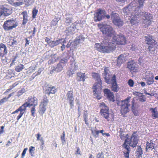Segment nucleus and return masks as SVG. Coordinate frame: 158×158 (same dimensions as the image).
Returning a JSON list of instances; mask_svg holds the SVG:
<instances>
[{
  "instance_id": "nucleus-37",
  "label": "nucleus",
  "mask_w": 158,
  "mask_h": 158,
  "mask_svg": "<svg viewBox=\"0 0 158 158\" xmlns=\"http://www.w3.org/2000/svg\"><path fill=\"white\" fill-rule=\"evenodd\" d=\"M151 20L152 19H143V23L145 25L144 26L145 28H146L151 24L152 22Z\"/></svg>"
},
{
  "instance_id": "nucleus-63",
  "label": "nucleus",
  "mask_w": 158,
  "mask_h": 158,
  "mask_svg": "<svg viewBox=\"0 0 158 158\" xmlns=\"http://www.w3.org/2000/svg\"><path fill=\"white\" fill-rule=\"evenodd\" d=\"M45 40V41L47 42L49 45V43H50L51 42V41H50V39L47 37L46 38Z\"/></svg>"
},
{
  "instance_id": "nucleus-28",
  "label": "nucleus",
  "mask_w": 158,
  "mask_h": 158,
  "mask_svg": "<svg viewBox=\"0 0 158 158\" xmlns=\"http://www.w3.org/2000/svg\"><path fill=\"white\" fill-rule=\"evenodd\" d=\"M66 17L65 18L64 23L66 26H68L72 23L73 18L69 14H66Z\"/></svg>"
},
{
  "instance_id": "nucleus-52",
  "label": "nucleus",
  "mask_w": 158,
  "mask_h": 158,
  "mask_svg": "<svg viewBox=\"0 0 158 158\" xmlns=\"http://www.w3.org/2000/svg\"><path fill=\"white\" fill-rule=\"evenodd\" d=\"M7 101V98H6V97L4 98H3L1 99L0 100V106Z\"/></svg>"
},
{
  "instance_id": "nucleus-19",
  "label": "nucleus",
  "mask_w": 158,
  "mask_h": 158,
  "mask_svg": "<svg viewBox=\"0 0 158 158\" xmlns=\"http://www.w3.org/2000/svg\"><path fill=\"white\" fill-rule=\"evenodd\" d=\"M48 100L46 98H44L40 106V110L43 114L46 110V107L48 104Z\"/></svg>"
},
{
  "instance_id": "nucleus-21",
  "label": "nucleus",
  "mask_w": 158,
  "mask_h": 158,
  "mask_svg": "<svg viewBox=\"0 0 158 158\" xmlns=\"http://www.w3.org/2000/svg\"><path fill=\"white\" fill-rule=\"evenodd\" d=\"M88 77L85 75V73L81 72H78L77 74L76 80L78 81H85V79L87 78Z\"/></svg>"
},
{
  "instance_id": "nucleus-20",
  "label": "nucleus",
  "mask_w": 158,
  "mask_h": 158,
  "mask_svg": "<svg viewBox=\"0 0 158 158\" xmlns=\"http://www.w3.org/2000/svg\"><path fill=\"white\" fill-rule=\"evenodd\" d=\"M7 53V49L5 45L0 44V58H2Z\"/></svg>"
},
{
  "instance_id": "nucleus-42",
  "label": "nucleus",
  "mask_w": 158,
  "mask_h": 158,
  "mask_svg": "<svg viewBox=\"0 0 158 158\" xmlns=\"http://www.w3.org/2000/svg\"><path fill=\"white\" fill-rule=\"evenodd\" d=\"M11 1L14 4L17 6H19L22 4L23 0H11Z\"/></svg>"
},
{
  "instance_id": "nucleus-22",
  "label": "nucleus",
  "mask_w": 158,
  "mask_h": 158,
  "mask_svg": "<svg viewBox=\"0 0 158 158\" xmlns=\"http://www.w3.org/2000/svg\"><path fill=\"white\" fill-rule=\"evenodd\" d=\"M62 42L64 43H66V40L65 39H61L59 40H56V41H51L49 43V45L51 47L53 48L60 44V43H61Z\"/></svg>"
},
{
  "instance_id": "nucleus-29",
  "label": "nucleus",
  "mask_w": 158,
  "mask_h": 158,
  "mask_svg": "<svg viewBox=\"0 0 158 158\" xmlns=\"http://www.w3.org/2000/svg\"><path fill=\"white\" fill-rule=\"evenodd\" d=\"M77 46L76 44L75 41L69 40L66 45V47L67 48H77Z\"/></svg>"
},
{
  "instance_id": "nucleus-15",
  "label": "nucleus",
  "mask_w": 158,
  "mask_h": 158,
  "mask_svg": "<svg viewBox=\"0 0 158 158\" xmlns=\"http://www.w3.org/2000/svg\"><path fill=\"white\" fill-rule=\"evenodd\" d=\"M127 67L132 73H136L137 72V68L135 62L133 60L128 62Z\"/></svg>"
},
{
  "instance_id": "nucleus-56",
  "label": "nucleus",
  "mask_w": 158,
  "mask_h": 158,
  "mask_svg": "<svg viewBox=\"0 0 158 158\" xmlns=\"http://www.w3.org/2000/svg\"><path fill=\"white\" fill-rule=\"evenodd\" d=\"M35 106H33L31 109V115L33 116V117H34V113H35Z\"/></svg>"
},
{
  "instance_id": "nucleus-44",
  "label": "nucleus",
  "mask_w": 158,
  "mask_h": 158,
  "mask_svg": "<svg viewBox=\"0 0 158 158\" xmlns=\"http://www.w3.org/2000/svg\"><path fill=\"white\" fill-rule=\"evenodd\" d=\"M127 143L124 141L123 144L122 145L123 147L126 150H125L124 152H130L131 150L130 149V147L129 145L126 144Z\"/></svg>"
},
{
  "instance_id": "nucleus-18",
  "label": "nucleus",
  "mask_w": 158,
  "mask_h": 158,
  "mask_svg": "<svg viewBox=\"0 0 158 158\" xmlns=\"http://www.w3.org/2000/svg\"><path fill=\"white\" fill-rule=\"evenodd\" d=\"M139 15L141 18L143 19H152V14L147 12H141L139 10Z\"/></svg>"
},
{
  "instance_id": "nucleus-14",
  "label": "nucleus",
  "mask_w": 158,
  "mask_h": 158,
  "mask_svg": "<svg viewBox=\"0 0 158 158\" xmlns=\"http://www.w3.org/2000/svg\"><path fill=\"white\" fill-rule=\"evenodd\" d=\"M3 16H7L12 13V10L10 7L7 5H3L1 7Z\"/></svg>"
},
{
  "instance_id": "nucleus-9",
  "label": "nucleus",
  "mask_w": 158,
  "mask_h": 158,
  "mask_svg": "<svg viewBox=\"0 0 158 158\" xmlns=\"http://www.w3.org/2000/svg\"><path fill=\"white\" fill-rule=\"evenodd\" d=\"M106 14V11L100 9H98L96 13L94 15V19L95 22L100 21L105 18Z\"/></svg>"
},
{
  "instance_id": "nucleus-61",
  "label": "nucleus",
  "mask_w": 158,
  "mask_h": 158,
  "mask_svg": "<svg viewBox=\"0 0 158 158\" xmlns=\"http://www.w3.org/2000/svg\"><path fill=\"white\" fill-rule=\"evenodd\" d=\"M78 69V66L77 65H76V63H75L74 64V69H73V71H75L77 70Z\"/></svg>"
},
{
  "instance_id": "nucleus-45",
  "label": "nucleus",
  "mask_w": 158,
  "mask_h": 158,
  "mask_svg": "<svg viewBox=\"0 0 158 158\" xmlns=\"http://www.w3.org/2000/svg\"><path fill=\"white\" fill-rule=\"evenodd\" d=\"M119 136L121 139L122 140H123L124 139L126 138V139L127 138V137H126V135L124 136V134L123 133V131L121 128L120 129V130L119 131Z\"/></svg>"
},
{
  "instance_id": "nucleus-39",
  "label": "nucleus",
  "mask_w": 158,
  "mask_h": 158,
  "mask_svg": "<svg viewBox=\"0 0 158 158\" xmlns=\"http://www.w3.org/2000/svg\"><path fill=\"white\" fill-rule=\"evenodd\" d=\"M99 131L98 130L96 127L92 129V132L95 138H97L98 136Z\"/></svg>"
},
{
  "instance_id": "nucleus-11",
  "label": "nucleus",
  "mask_w": 158,
  "mask_h": 158,
  "mask_svg": "<svg viewBox=\"0 0 158 158\" xmlns=\"http://www.w3.org/2000/svg\"><path fill=\"white\" fill-rule=\"evenodd\" d=\"M129 54L128 53H124L120 55L117 59V64L120 66L121 64L124 63L126 60L128 58Z\"/></svg>"
},
{
  "instance_id": "nucleus-43",
  "label": "nucleus",
  "mask_w": 158,
  "mask_h": 158,
  "mask_svg": "<svg viewBox=\"0 0 158 158\" xmlns=\"http://www.w3.org/2000/svg\"><path fill=\"white\" fill-rule=\"evenodd\" d=\"M35 148L33 146H31L29 148V152L31 156H35Z\"/></svg>"
},
{
  "instance_id": "nucleus-40",
  "label": "nucleus",
  "mask_w": 158,
  "mask_h": 158,
  "mask_svg": "<svg viewBox=\"0 0 158 158\" xmlns=\"http://www.w3.org/2000/svg\"><path fill=\"white\" fill-rule=\"evenodd\" d=\"M156 43H155V44H154V45L153 46L150 45L148 46V49L150 53L151 54H154L156 48Z\"/></svg>"
},
{
  "instance_id": "nucleus-33",
  "label": "nucleus",
  "mask_w": 158,
  "mask_h": 158,
  "mask_svg": "<svg viewBox=\"0 0 158 158\" xmlns=\"http://www.w3.org/2000/svg\"><path fill=\"white\" fill-rule=\"evenodd\" d=\"M145 81L148 85H150L152 84L154 82V77L153 76H152L151 77H146L145 79Z\"/></svg>"
},
{
  "instance_id": "nucleus-25",
  "label": "nucleus",
  "mask_w": 158,
  "mask_h": 158,
  "mask_svg": "<svg viewBox=\"0 0 158 158\" xmlns=\"http://www.w3.org/2000/svg\"><path fill=\"white\" fill-rule=\"evenodd\" d=\"M146 151L148 152L149 150H153V148H154L155 144L153 143L152 140H150V142L147 141L146 144Z\"/></svg>"
},
{
  "instance_id": "nucleus-55",
  "label": "nucleus",
  "mask_w": 158,
  "mask_h": 158,
  "mask_svg": "<svg viewBox=\"0 0 158 158\" xmlns=\"http://www.w3.org/2000/svg\"><path fill=\"white\" fill-rule=\"evenodd\" d=\"M130 152H124L123 153L125 158H129Z\"/></svg>"
},
{
  "instance_id": "nucleus-6",
  "label": "nucleus",
  "mask_w": 158,
  "mask_h": 158,
  "mask_svg": "<svg viewBox=\"0 0 158 158\" xmlns=\"http://www.w3.org/2000/svg\"><path fill=\"white\" fill-rule=\"evenodd\" d=\"M18 23L15 19H12L4 22L3 27L6 31L11 30L18 26Z\"/></svg>"
},
{
  "instance_id": "nucleus-24",
  "label": "nucleus",
  "mask_w": 158,
  "mask_h": 158,
  "mask_svg": "<svg viewBox=\"0 0 158 158\" xmlns=\"http://www.w3.org/2000/svg\"><path fill=\"white\" fill-rule=\"evenodd\" d=\"M104 92L105 94L106 95L107 97L110 101L113 102L114 101V95L111 91L108 89H104Z\"/></svg>"
},
{
  "instance_id": "nucleus-51",
  "label": "nucleus",
  "mask_w": 158,
  "mask_h": 158,
  "mask_svg": "<svg viewBox=\"0 0 158 158\" xmlns=\"http://www.w3.org/2000/svg\"><path fill=\"white\" fill-rule=\"evenodd\" d=\"M58 20L57 19H55L52 21L51 24L53 26H56L58 23Z\"/></svg>"
},
{
  "instance_id": "nucleus-50",
  "label": "nucleus",
  "mask_w": 158,
  "mask_h": 158,
  "mask_svg": "<svg viewBox=\"0 0 158 158\" xmlns=\"http://www.w3.org/2000/svg\"><path fill=\"white\" fill-rule=\"evenodd\" d=\"M18 44L17 41L14 39L13 40V41L11 43L10 46L12 47L16 46Z\"/></svg>"
},
{
  "instance_id": "nucleus-49",
  "label": "nucleus",
  "mask_w": 158,
  "mask_h": 158,
  "mask_svg": "<svg viewBox=\"0 0 158 158\" xmlns=\"http://www.w3.org/2000/svg\"><path fill=\"white\" fill-rule=\"evenodd\" d=\"M65 132L64 131H63V135L61 136V140L62 144L64 145L65 143Z\"/></svg>"
},
{
  "instance_id": "nucleus-46",
  "label": "nucleus",
  "mask_w": 158,
  "mask_h": 158,
  "mask_svg": "<svg viewBox=\"0 0 158 158\" xmlns=\"http://www.w3.org/2000/svg\"><path fill=\"white\" fill-rule=\"evenodd\" d=\"M38 12V10L36 8H34L32 11V17L33 18L36 17L37 14Z\"/></svg>"
},
{
  "instance_id": "nucleus-23",
  "label": "nucleus",
  "mask_w": 158,
  "mask_h": 158,
  "mask_svg": "<svg viewBox=\"0 0 158 158\" xmlns=\"http://www.w3.org/2000/svg\"><path fill=\"white\" fill-rule=\"evenodd\" d=\"M144 37L145 38V41L147 44L152 46L155 44V41L151 35H147L145 36Z\"/></svg>"
},
{
  "instance_id": "nucleus-1",
  "label": "nucleus",
  "mask_w": 158,
  "mask_h": 158,
  "mask_svg": "<svg viewBox=\"0 0 158 158\" xmlns=\"http://www.w3.org/2000/svg\"><path fill=\"white\" fill-rule=\"evenodd\" d=\"M100 30L106 37L104 38L102 42L95 44V47L98 51L104 53H110L115 50L116 45H123L126 44L124 35L116 34L110 26H103Z\"/></svg>"
},
{
  "instance_id": "nucleus-41",
  "label": "nucleus",
  "mask_w": 158,
  "mask_h": 158,
  "mask_svg": "<svg viewBox=\"0 0 158 158\" xmlns=\"http://www.w3.org/2000/svg\"><path fill=\"white\" fill-rule=\"evenodd\" d=\"M111 19H113V21L114 20L118 19L119 17L118 16V15L117 13L114 12L112 11L110 13Z\"/></svg>"
},
{
  "instance_id": "nucleus-13",
  "label": "nucleus",
  "mask_w": 158,
  "mask_h": 158,
  "mask_svg": "<svg viewBox=\"0 0 158 158\" xmlns=\"http://www.w3.org/2000/svg\"><path fill=\"white\" fill-rule=\"evenodd\" d=\"M76 29V25L74 23H72L70 26L66 28L65 32L67 35H69L73 34L75 33V30Z\"/></svg>"
},
{
  "instance_id": "nucleus-64",
  "label": "nucleus",
  "mask_w": 158,
  "mask_h": 158,
  "mask_svg": "<svg viewBox=\"0 0 158 158\" xmlns=\"http://www.w3.org/2000/svg\"><path fill=\"white\" fill-rule=\"evenodd\" d=\"M99 74L96 73H93L92 76L95 79L98 75Z\"/></svg>"
},
{
  "instance_id": "nucleus-47",
  "label": "nucleus",
  "mask_w": 158,
  "mask_h": 158,
  "mask_svg": "<svg viewBox=\"0 0 158 158\" xmlns=\"http://www.w3.org/2000/svg\"><path fill=\"white\" fill-rule=\"evenodd\" d=\"M26 92L25 89L24 88L22 89L18 92L17 96L19 97L23 94Z\"/></svg>"
},
{
  "instance_id": "nucleus-53",
  "label": "nucleus",
  "mask_w": 158,
  "mask_h": 158,
  "mask_svg": "<svg viewBox=\"0 0 158 158\" xmlns=\"http://www.w3.org/2000/svg\"><path fill=\"white\" fill-rule=\"evenodd\" d=\"M27 149H28L27 148H26L24 149V150L23 151V152H22V154L21 157L22 158H23L24 157V156L25 155L26 151L27 150Z\"/></svg>"
},
{
  "instance_id": "nucleus-60",
  "label": "nucleus",
  "mask_w": 158,
  "mask_h": 158,
  "mask_svg": "<svg viewBox=\"0 0 158 158\" xmlns=\"http://www.w3.org/2000/svg\"><path fill=\"white\" fill-rule=\"evenodd\" d=\"M133 94L135 96H140L141 95V94L139 92H137L135 91L133 92Z\"/></svg>"
},
{
  "instance_id": "nucleus-16",
  "label": "nucleus",
  "mask_w": 158,
  "mask_h": 158,
  "mask_svg": "<svg viewBox=\"0 0 158 158\" xmlns=\"http://www.w3.org/2000/svg\"><path fill=\"white\" fill-rule=\"evenodd\" d=\"M27 104L29 107L31 106H35L38 105V99L35 97H29L28 98Z\"/></svg>"
},
{
  "instance_id": "nucleus-27",
  "label": "nucleus",
  "mask_w": 158,
  "mask_h": 158,
  "mask_svg": "<svg viewBox=\"0 0 158 158\" xmlns=\"http://www.w3.org/2000/svg\"><path fill=\"white\" fill-rule=\"evenodd\" d=\"M131 109L135 115L136 116L139 115L137 108L135 106V100L134 99L131 102Z\"/></svg>"
},
{
  "instance_id": "nucleus-59",
  "label": "nucleus",
  "mask_w": 158,
  "mask_h": 158,
  "mask_svg": "<svg viewBox=\"0 0 158 158\" xmlns=\"http://www.w3.org/2000/svg\"><path fill=\"white\" fill-rule=\"evenodd\" d=\"M23 114L24 113L20 112V114H19V115L17 116V119L18 121L19 119L22 117Z\"/></svg>"
},
{
  "instance_id": "nucleus-8",
  "label": "nucleus",
  "mask_w": 158,
  "mask_h": 158,
  "mask_svg": "<svg viewBox=\"0 0 158 158\" xmlns=\"http://www.w3.org/2000/svg\"><path fill=\"white\" fill-rule=\"evenodd\" d=\"M96 79L97 82L94 84L93 87V92L94 93V94L96 97L98 98V99H100V98H99V95L97 93V89L100 88L102 85V81L99 75L95 79Z\"/></svg>"
},
{
  "instance_id": "nucleus-4",
  "label": "nucleus",
  "mask_w": 158,
  "mask_h": 158,
  "mask_svg": "<svg viewBox=\"0 0 158 158\" xmlns=\"http://www.w3.org/2000/svg\"><path fill=\"white\" fill-rule=\"evenodd\" d=\"M145 0H138V3L139 6L136 7V6H132V4L131 3L127 7H124L123 9V12L125 15H132V14L134 12L135 10H137L139 9L140 8L142 7L144 3Z\"/></svg>"
},
{
  "instance_id": "nucleus-58",
  "label": "nucleus",
  "mask_w": 158,
  "mask_h": 158,
  "mask_svg": "<svg viewBox=\"0 0 158 158\" xmlns=\"http://www.w3.org/2000/svg\"><path fill=\"white\" fill-rule=\"evenodd\" d=\"M64 43H60V44H62V46H61V50L62 51H64V50L65 49V47H66V46H65V45L64 44Z\"/></svg>"
},
{
  "instance_id": "nucleus-12",
  "label": "nucleus",
  "mask_w": 158,
  "mask_h": 158,
  "mask_svg": "<svg viewBox=\"0 0 158 158\" xmlns=\"http://www.w3.org/2000/svg\"><path fill=\"white\" fill-rule=\"evenodd\" d=\"M66 97L67 100L69 102L70 108L72 109L74 106V99L73 92L72 91H69L66 94Z\"/></svg>"
},
{
  "instance_id": "nucleus-34",
  "label": "nucleus",
  "mask_w": 158,
  "mask_h": 158,
  "mask_svg": "<svg viewBox=\"0 0 158 158\" xmlns=\"http://www.w3.org/2000/svg\"><path fill=\"white\" fill-rule=\"evenodd\" d=\"M85 39V38L83 36L79 35L76 37L74 41L77 46L79 43H82L84 41Z\"/></svg>"
},
{
  "instance_id": "nucleus-3",
  "label": "nucleus",
  "mask_w": 158,
  "mask_h": 158,
  "mask_svg": "<svg viewBox=\"0 0 158 158\" xmlns=\"http://www.w3.org/2000/svg\"><path fill=\"white\" fill-rule=\"evenodd\" d=\"M63 56V57L61 59L56 67H53L51 68L50 73L52 74L54 71L57 73L63 70V67L67 64L68 59L70 57L69 54L66 53H64Z\"/></svg>"
},
{
  "instance_id": "nucleus-7",
  "label": "nucleus",
  "mask_w": 158,
  "mask_h": 158,
  "mask_svg": "<svg viewBox=\"0 0 158 158\" xmlns=\"http://www.w3.org/2000/svg\"><path fill=\"white\" fill-rule=\"evenodd\" d=\"M127 138L125 141L127 143L129 144V145L133 148L135 147L138 143L137 135L136 132H134L130 137H129L128 135H126Z\"/></svg>"
},
{
  "instance_id": "nucleus-31",
  "label": "nucleus",
  "mask_w": 158,
  "mask_h": 158,
  "mask_svg": "<svg viewBox=\"0 0 158 158\" xmlns=\"http://www.w3.org/2000/svg\"><path fill=\"white\" fill-rule=\"evenodd\" d=\"M113 22L115 25L118 27L122 26L123 24V21L120 18L114 20Z\"/></svg>"
},
{
  "instance_id": "nucleus-48",
  "label": "nucleus",
  "mask_w": 158,
  "mask_h": 158,
  "mask_svg": "<svg viewBox=\"0 0 158 158\" xmlns=\"http://www.w3.org/2000/svg\"><path fill=\"white\" fill-rule=\"evenodd\" d=\"M43 68H40L37 72L34 73L33 74V75H34V76H36L40 75L41 72L43 71Z\"/></svg>"
},
{
  "instance_id": "nucleus-26",
  "label": "nucleus",
  "mask_w": 158,
  "mask_h": 158,
  "mask_svg": "<svg viewBox=\"0 0 158 158\" xmlns=\"http://www.w3.org/2000/svg\"><path fill=\"white\" fill-rule=\"evenodd\" d=\"M150 110L151 111L152 116L153 119L158 118V113L156 107L150 108Z\"/></svg>"
},
{
  "instance_id": "nucleus-5",
  "label": "nucleus",
  "mask_w": 158,
  "mask_h": 158,
  "mask_svg": "<svg viewBox=\"0 0 158 158\" xmlns=\"http://www.w3.org/2000/svg\"><path fill=\"white\" fill-rule=\"evenodd\" d=\"M131 98V97H129L121 101V112L123 117H127V113L130 111L129 107L131 106L130 100Z\"/></svg>"
},
{
  "instance_id": "nucleus-30",
  "label": "nucleus",
  "mask_w": 158,
  "mask_h": 158,
  "mask_svg": "<svg viewBox=\"0 0 158 158\" xmlns=\"http://www.w3.org/2000/svg\"><path fill=\"white\" fill-rule=\"evenodd\" d=\"M23 16V20L22 24L23 25H25L28 21V16L27 11H24L21 13Z\"/></svg>"
},
{
  "instance_id": "nucleus-62",
  "label": "nucleus",
  "mask_w": 158,
  "mask_h": 158,
  "mask_svg": "<svg viewBox=\"0 0 158 158\" xmlns=\"http://www.w3.org/2000/svg\"><path fill=\"white\" fill-rule=\"evenodd\" d=\"M36 31V28L35 27H34V30L33 31H32V35L31 36V37H33L35 35V32Z\"/></svg>"
},
{
  "instance_id": "nucleus-38",
  "label": "nucleus",
  "mask_w": 158,
  "mask_h": 158,
  "mask_svg": "<svg viewBox=\"0 0 158 158\" xmlns=\"http://www.w3.org/2000/svg\"><path fill=\"white\" fill-rule=\"evenodd\" d=\"M24 68V66L23 64H19L15 67V70L18 72H20Z\"/></svg>"
},
{
  "instance_id": "nucleus-32",
  "label": "nucleus",
  "mask_w": 158,
  "mask_h": 158,
  "mask_svg": "<svg viewBox=\"0 0 158 158\" xmlns=\"http://www.w3.org/2000/svg\"><path fill=\"white\" fill-rule=\"evenodd\" d=\"M137 147L135 153L137 158H141L142 155L143 154L142 150L140 146H138Z\"/></svg>"
},
{
  "instance_id": "nucleus-35",
  "label": "nucleus",
  "mask_w": 158,
  "mask_h": 158,
  "mask_svg": "<svg viewBox=\"0 0 158 158\" xmlns=\"http://www.w3.org/2000/svg\"><path fill=\"white\" fill-rule=\"evenodd\" d=\"M27 107L29 106L27 104V102H26L19 108L20 112L24 113L26 111V107Z\"/></svg>"
},
{
  "instance_id": "nucleus-54",
  "label": "nucleus",
  "mask_w": 158,
  "mask_h": 158,
  "mask_svg": "<svg viewBox=\"0 0 158 158\" xmlns=\"http://www.w3.org/2000/svg\"><path fill=\"white\" fill-rule=\"evenodd\" d=\"M128 83L130 86L132 87L133 86L134 82L133 80L131 79L128 81Z\"/></svg>"
},
{
  "instance_id": "nucleus-10",
  "label": "nucleus",
  "mask_w": 158,
  "mask_h": 158,
  "mask_svg": "<svg viewBox=\"0 0 158 158\" xmlns=\"http://www.w3.org/2000/svg\"><path fill=\"white\" fill-rule=\"evenodd\" d=\"M139 13V9L135 10L132 14V17H130V22L132 24H135L138 22L139 20L138 19H139L140 17Z\"/></svg>"
},
{
  "instance_id": "nucleus-36",
  "label": "nucleus",
  "mask_w": 158,
  "mask_h": 158,
  "mask_svg": "<svg viewBox=\"0 0 158 158\" xmlns=\"http://www.w3.org/2000/svg\"><path fill=\"white\" fill-rule=\"evenodd\" d=\"M109 110H101V114L106 119H108L109 116Z\"/></svg>"
},
{
  "instance_id": "nucleus-57",
  "label": "nucleus",
  "mask_w": 158,
  "mask_h": 158,
  "mask_svg": "<svg viewBox=\"0 0 158 158\" xmlns=\"http://www.w3.org/2000/svg\"><path fill=\"white\" fill-rule=\"evenodd\" d=\"M104 157L103 154L102 152H99L97 156V158H101Z\"/></svg>"
},
{
  "instance_id": "nucleus-2",
  "label": "nucleus",
  "mask_w": 158,
  "mask_h": 158,
  "mask_svg": "<svg viewBox=\"0 0 158 158\" xmlns=\"http://www.w3.org/2000/svg\"><path fill=\"white\" fill-rule=\"evenodd\" d=\"M109 71L107 69H105L102 76L104 79L105 82L108 84H111V90L114 92H117L119 88L118 86L116 81V77L115 75L112 76L109 73Z\"/></svg>"
},
{
  "instance_id": "nucleus-17",
  "label": "nucleus",
  "mask_w": 158,
  "mask_h": 158,
  "mask_svg": "<svg viewBox=\"0 0 158 158\" xmlns=\"http://www.w3.org/2000/svg\"><path fill=\"white\" fill-rule=\"evenodd\" d=\"M56 91L55 87L52 86L51 85H47L45 87V93L49 95L51 94H54Z\"/></svg>"
}]
</instances>
